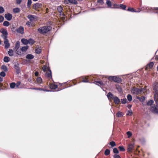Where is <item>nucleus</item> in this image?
I'll return each instance as SVG.
<instances>
[{
  "label": "nucleus",
  "instance_id": "7c9ffc66",
  "mask_svg": "<svg viewBox=\"0 0 158 158\" xmlns=\"http://www.w3.org/2000/svg\"><path fill=\"white\" fill-rule=\"evenodd\" d=\"M36 81L38 83L40 84L42 83V79L41 77H39L37 78Z\"/></svg>",
  "mask_w": 158,
  "mask_h": 158
},
{
  "label": "nucleus",
  "instance_id": "e2e57ef3",
  "mask_svg": "<svg viewBox=\"0 0 158 158\" xmlns=\"http://www.w3.org/2000/svg\"><path fill=\"white\" fill-rule=\"evenodd\" d=\"M116 89L118 91L120 92H121L122 91V88L120 87H117Z\"/></svg>",
  "mask_w": 158,
  "mask_h": 158
},
{
  "label": "nucleus",
  "instance_id": "4d7b16f0",
  "mask_svg": "<svg viewBox=\"0 0 158 158\" xmlns=\"http://www.w3.org/2000/svg\"><path fill=\"white\" fill-rule=\"evenodd\" d=\"M114 158H121L120 156L119 155L117 154H114L113 156Z\"/></svg>",
  "mask_w": 158,
  "mask_h": 158
},
{
  "label": "nucleus",
  "instance_id": "4c0bfd02",
  "mask_svg": "<svg viewBox=\"0 0 158 158\" xmlns=\"http://www.w3.org/2000/svg\"><path fill=\"white\" fill-rule=\"evenodd\" d=\"M57 10L58 12L61 13L62 12L63 10L62 7L61 6H58L57 8Z\"/></svg>",
  "mask_w": 158,
  "mask_h": 158
},
{
  "label": "nucleus",
  "instance_id": "a211bd4d",
  "mask_svg": "<svg viewBox=\"0 0 158 158\" xmlns=\"http://www.w3.org/2000/svg\"><path fill=\"white\" fill-rule=\"evenodd\" d=\"M20 46V42L19 41H17L16 43L15 49V51L17 52V50L19 49Z\"/></svg>",
  "mask_w": 158,
  "mask_h": 158
},
{
  "label": "nucleus",
  "instance_id": "72a5a7b5",
  "mask_svg": "<svg viewBox=\"0 0 158 158\" xmlns=\"http://www.w3.org/2000/svg\"><path fill=\"white\" fill-rule=\"evenodd\" d=\"M20 11V9L18 8H16L13 9V12L15 13H18Z\"/></svg>",
  "mask_w": 158,
  "mask_h": 158
},
{
  "label": "nucleus",
  "instance_id": "c756f323",
  "mask_svg": "<svg viewBox=\"0 0 158 158\" xmlns=\"http://www.w3.org/2000/svg\"><path fill=\"white\" fill-rule=\"evenodd\" d=\"M113 7L112 6L111 8H119V4L116 3H114L113 5Z\"/></svg>",
  "mask_w": 158,
  "mask_h": 158
},
{
  "label": "nucleus",
  "instance_id": "3c124183",
  "mask_svg": "<svg viewBox=\"0 0 158 158\" xmlns=\"http://www.w3.org/2000/svg\"><path fill=\"white\" fill-rule=\"evenodd\" d=\"M21 84V82L20 81H17L16 84V87L19 88H21V87H19V85Z\"/></svg>",
  "mask_w": 158,
  "mask_h": 158
},
{
  "label": "nucleus",
  "instance_id": "1a4fd4ad",
  "mask_svg": "<svg viewBox=\"0 0 158 158\" xmlns=\"http://www.w3.org/2000/svg\"><path fill=\"white\" fill-rule=\"evenodd\" d=\"M42 6V5L41 3H36L34 4L33 6V8L34 9L36 10H37V9L41 8Z\"/></svg>",
  "mask_w": 158,
  "mask_h": 158
},
{
  "label": "nucleus",
  "instance_id": "09e8293b",
  "mask_svg": "<svg viewBox=\"0 0 158 158\" xmlns=\"http://www.w3.org/2000/svg\"><path fill=\"white\" fill-rule=\"evenodd\" d=\"M121 103L122 104H125L127 102V99L126 98H123L121 99Z\"/></svg>",
  "mask_w": 158,
  "mask_h": 158
},
{
  "label": "nucleus",
  "instance_id": "49530a36",
  "mask_svg": "<svg viewBox=\"0 0 158 158\" xmlns=\"http://www.w3.org/2000/svg\"><path fill=\"white\" fill-rule=\"evenodd\" d=\"M32 3L31 0H28L27 3V6L28 8H30Z\"/></svg>",
  "mask_w": 158,
  "mask_h": 158
},
{
  "label": "nucleus",
  "instance_id": "ea45409f",
  "mask_svg": "<svg viewBox=\"0 0 158 158\" xmlns=\"http://www.w3.org/2000/svg\"><path fill=\"white\" fill-rule=\"evenodd\" d=\"M110 154V150L108 149H106L105 151L104 154L106 156H108Z\"/></svg>",
  "mask_w": 158,
  "mask_h": 158
},
{
  "label": "nucleus",
  "instance_id": "c03bdc74",
  "mask_svg": "<svg viewBox=\"0 0 158 158\" xmlns=\"http://www.w3.org/2000/svg\"><path fill=\"white\" fill-rule=\"evenodd\" d=\"M109 144L111 145L112 147H113L116 145L115 142L114 141H112L109 143Z\"/></svg>",
  "mask_w": 158,
  "mask_h": 158
},
{
  "label": "nucleus",
  "instance_id": "58836bf2",
  "mask_svg": "<svg viewBox=\"0 0 158 158\" xmlns=\"http://www.w3.org/2000/svg\"><path fill=\"white\" fill-rule=\"evenodd\" d=\"M16 86V84L15 82H12L10 83V87L11 89H14Z\"/></svg>",
  "mask_w": 158,
  "mask_h": 158
},
{
  "label": "nucleus",
  "instance_id": "f8f14e48",
  "mask_svg": "<svg viewBox=\"0 0 158 158\" xmlns=\"http://www.w3.org/2000/svg\"><path fill=\"white\" fill-rule=\"evenodd\" d=\"M27 17L31 22L35 21L37 18L36 16L30 14L28 15Z\"/></svg>",
  "mask_w": 158,
  "mask_h": 158
},
{
  "label": "nucleus",
  "instance_id": "9b49d317",
  "mask_svg": "<svg viewBox=\"0 0 158 158\" xmlns=\"http://www.w3.org/2000/svg\"><path fill=\"white\" fill-rule=\"evenodd\" d=\"M17 32L19 33L23 34L24 33V27L22 26H20L16 29Z\"/></svg>",
  "mask_w": 158,
  "mask_h": 158
},
{
  "label": "nucleus",
  "instance_id": "6ab92c4d",
  "mask_svg": "<svg viewBox=\"0 0 158 158\" xmlns=\"http://www.w3.org/2000/svg\"><path fill=\"white\" fill-rule=\"evenodd\" d=\"M34 55L31 54H27L26 56V58L29 60L32 59L34 58Z\"/></svg>",
  "mask_w": 158,
  "mask_h": 158
},
{
  "label": "nucleus",
  "instance_id": "774afa93",
  "mask_svg": "<svg viewBox=\"0 0 158 158\" xmlns=\"http://www.w3.org/2000/svg\"><path fill=\"white\" fill-rule=\"evenodd\" d=\"M35 75L36 76H38L39 75V73L37 71H36L35 73Z\"/></svg>",
  "mask_w": 158,
  "mask_h": 158
},
{
  "label": "nucleus",
  "instance_id": "b1692460",
  "mask_svg": "<svg viewBox=\"0 0 158 158\" xmlns=\"http://www.w3.org/2000/svg\"><path fill=\"white\" fill-rule=\"evenodd\" d=\"M119 8H121L122 10H126L127 9H126L127 6L126 5H124L123 4H119Z\"/></svg>",
  "mask_w": 158,
  "mask_h": 158
},
{
  "label": "nucleus",
  "instance_id": "9d476101",
  "mask_svg": "<svg viewBox=\"0 0 158 158\" xmlns=\"http://www.w3.org/2000/svg\"><path fill=\"white\" fill-rule=\"evenodd\" d=\"M4 40V43L5 44L4 48L6 49L9 48L10 47V44L7 38H3Z\"/></svg>",
  "mask_w": 158,
  "mask_h": 158
},
{
  "label": "nucleus",
  "instance_id": "0eeeda50",
  "mask_svg": "<svg viewBox=\"0 0 158 158\" xmlns=\"http://www.w3.org/2000/svg\"><path fill=\"white\" fill-rule=\"evenodd\" d=\"M0 32L2 33L3 35H2V37L3 38H7V36L8 35V33L6 29L4 28H1L0 31Z\"/></svg>",
  "mask_w": 158,
  "mask_h": 158
},
{
  "label": "nucleus",
  "instance_id": "de8ad7c7",
  "mask_svg": "<svg viewBox=\"0 0 158 158\" xmlns=\"http://www.w3.org/2000/svg\"><path fill=\"white\" fill-rule=\"evenodd\" d=\"M82 82L85 83L89 82V81L86 78H84L83 77H82Z\"/></svg>",
  "mask_w": 158,
  "mask_h": 158
},
{
  "label": "nucleus",
  "instance_id": "6e6552de",
  "mask_svg": "<svg viewBox=\"0 0 158 158\" xmlns=\"http://www.w3.org/2000/svg\"><path fill=\"white\" fill-rule=\"evenodd\" d=\"M95 82L98 83L101 86H103L106 85L107 86H109L110 85L109 81H108L107 79L104 82H103L102 81H95Z\"/></svg>",
  "mask_w": 158,
  "mask_h": 158
},
{
  "label": "nucleus",
  "instance_id": "473e14b6",
  "mask_svg": "<svg viewBox=\"0 0 158 158\" xmlns=\"http://www.w3.org/2000/svg\"><path fill=\"white\" fill-rule=\"evenodd\" d=\"M137 98L139 99V100L140 102H143L144 101L145 98V97L143 96L142 97H137Z\"/></svg>",
  "mask_w": 158,
  "mask_h": 158
},
{
  "label": "nucleus",
  "instance_id": "20e7f679",
  "mask_svg": "<svg viewBox=\"0 0 158 158\" xmlns=\"http://www.w3.org/2000/svg\"><path fill=\"white\" fill-rule=\"evenodd\" d=\"M107 80L112 81L118 83H120L122 81V80L121 78L113 76H109Z\"/></svg>",
  "mask_w": 158,
  "mask_h": 158
},
{
  "label": "nucleus",
  "instance_id": "4be33fe9",
  "mask_svg": "<svg viewBox=\"0 0 158 158\" xmlns=\"http://www.w3.org/2000/svg\"><path fill=\"white\" fill-rule=\"evenodd\" d=\"M21 41L24 45H27L29 43L28 40L24 38L22 39L21 40Z\"/></svg>",
  "mask_w": 158,
  "mask_h": 158
},
{
  "label": "nucleus",
  "instance_id": "13d9d810",
  "mask_svg": "<svg viewBox=\"0 0 158 158\" xmlns=\"http://www.w3.org/2000/svg\"><path fill=\"white\" fill-rule=\"evenodd\" d=\"M47 68L48 69H49L48 68H47L46 66L44 65V67L43 68V71L44 72H46L47 71Z\"/></svg>",
  "mask_w": 158,
  "mask_h": 158
},
{
  "label": "nucleus",
  "instance_id": "5701e85b",
  "mask_svg": "<svg viewBox=\"0 0 158 158\" xmlns=\"http://www.w3.org/2000/svg\"><path fill=\"white\" fill-rule=\"evenodd\" d=\"M154 103V101L153 100H150L147 102V105L148 106H151Z\"/></svg>",
  "mask_w": 158,
  "mask_h": 158
},
{
  "label": "nucleus",
  "instance_id": "ddd939ff",
  "mask_svg": "<svg viewBox=\"0 0 158 158\" xmlns=\"http://www.w3.org/2000/svg\"><path fill=\"white\" fill-rule=\"evenodd\" d=\"M4 17L7 20L10 21L12 19V15L11 14L8 13L5 14Z\"/></svg>",
  "mask_w": 158,
  "mask_h": 158
},
{
  "label": "nucleus",
  "instance_id": "680f3d73",
  "mask_svg": "<svg viewBox=\"0 0 158 158\" xmlns=\"http://www.w3.org/2000/svg\"><path fill=\"white\" fill-rule=\"evenodd\" d=\"M154 97H157L158 98V91L155 92V94L154 95Z\"/></svg>",
  "mask_w": 158,
  "mask_h": 158
},
{
  "label": "nucleus",
  "instance_id": "f704fd0d",
  "mask_svg": "<svg viewBox=\"0 0 158 158\" xmlns=\"http://www.w3.org/2000/svg\"><path fill=\"white\" fill-rule=\"evenodd\" d=\"M116 115L118 117H121L122 116H123V113L120 111H118L116 114Z\"/></svg>",
  "mask_w": 158,
  "mask_h": 158
},
{
  "label": "nucleus",
  "instance_id": "5fc2aeb1",
  "mask_svg": "<svg viewBox=\"0 0 158 158\" xmlns=\"http://www.w3.org/2000/svg\"><path fill=\"white\" fill-rule=\"evenodd\" d=\"M127 134L128 135V137L129 138L131 137L132 135V133L131 131H128L127 132Z\"/></svg>",
  "mask_w": 158,
  "mask_h": 158
},
{
  "label": "nucleus",
  "instance_id": "aec40b11",
  "mask_svg": "<svg viewBox=\"0 0 158 158\" xmlns=\"http://www.w3.org/2000/svg\"><path fill=\"white\" fill-rule=\"evenodd\" d=\"M29 46L27 45H26V46L23 47L22 48H21L20 49L21 51L22 52H25L27 51V50Z\"/></svg>",
  "mask_w": 158,
  "mask_h": 158
},
{
  "label": "nucleus",
  "instance_id": "4468645a",
  "mask_svg": "<svg viewBox=\"0 0 158 158\" xmlns=\"http://www.w3.org/2000/svg\"><path fill=\"white\" fill-rule=\"evenodd\" d=\"M113 99L114 100V102L116 105L119 104L120 102V99L116 96H114V97Z\"/></svg>",
  "mask_w": 158,
  "mask_h": 158
},
{
  "label": "nucleus",
  "instance_id": "2eb2a0df",
  "mask_svg": "<svg viewBox=\"0 0 158 158\" xmlns=\"http://www.w3.org/2000/svg\"><path fill=\"white\" fill-rule=\"evenodd\" d=\"M107 96L108 99L109 100L111 101L112 99H113L114 97V96L111 92H109L107 95Z\"/></svg>",
  "mask_w": 158,
  "mask_h": 158
},
{
  "label": "nucleus",
  "instance_id": "c9c22d12",
  "mask_svg": "<svg viewBox=\"0 0 158 158\" xmlns=\"http://www.w3.org/2000/svg\"><path fill=\"white\" fill-rule=\"evenodd\" d=\"M118 148L120 152H124L125 150L124 147L123 146H119L118 147Z\"/></svg>",
  "mask_w": 158,
  "mask_h": 158
},
{
  "label": "nucleus",
  "instance_id": "79ce46f5",
  "mask_svg": "<svg viewBox=\"0 0 158 158\" xmlns=\"http://www.w3.org/2000/svg\"><path fill=\"white\" fill-rule=\"evenodd\" d=\"M3 25L4 26L8 27L10 25V23L7 21H5L3 23Z\"/></svg>",
  "mask_w": 158,
  "mask_h": 158
},
{
  "label": "nucleus",
  "instance_id": "bb28decb",
  "mask_svg": "<svg viewBox=\"0 0 158 158\" xmlns=\"http://www.w3.org/2000/svg\"><path fill=\"white\" fill-rule=\"evenodd\" d=\"M42 51L41 49L40 48H38L35 49V52L37 54H40Z\"/></svg>",
  "mask_w": 158,
  "mask_h": 158
},
{
  "label": "nucleus",
  "instance_id": "f03ea898",
  "mask_svg": "<svg viewBox=\"0 0 158 158\" xmlns=\"http://www.w3.org/2000/svg\"><path fill=\"white\" fill-rule=\"evenodd\" d=\"M52 29V27L50 26H44L39 28L37 31L39 33L44 34L49 31Z\"/></svg>",
  "mask_w": 158,
  "mask_h": 158
},
{
  "label": "nucleus",
  "instance_id": "052dcab7",
  "mask_svg": "<svg viewBox=\"0 0 158 158\" xmlns=\"http://www.w3.org/2000/svg\"><path fill=\"white\" fill-rule=\"evenodd\" d=\"M4 17L2 15H0V23L2 22L4 20Z\"/></svg>",
  "mask_w": 158,
  "mask_h": 158
},
{
  "label": "nucleus",
  "instance_id": "412c9836",
  "mask_svg": "<svg viewBox=\"0 0 158 158\" xmlns=\"http://www.w3.org/2000/svg\"><path fill=\"white\" fill-rule=\"evenodd\" d=\"M106 4L107 5L108 8H111L112 4L111 1L110 0L106 1Z\"/></svg>",
  "mask_w": 158,
  "mask_h": 158
},
{
  "label": "nucleus",
  "instance_id": "cd10ccee",
  "mask_svg": "<svg viewBox=\"0 0 158 158\" xmlns=\"http://www.w3.org/2000/svg\"><path fill=\"white\" fill-rule=\"evenodd\" d=\"M1 69L3 70L4 71L7 72L8 70V69L6 66L5 65H2V66Z\"/></svg>",
  "mask_w": 158,
  "mask_h": 158
},
{
  "label": "nucleus",
  "instance_id": "37998d69",
  "mask_svg": "<svg viewBox=\"0 0 158 158\" xmlns=\"http://www.w3.org/2000/svg\"><path fill=\"white\" fill-rule=\"evenodd\" d=\"M127 99L129 102H131L132 100V97L131 94H129L127 96Z\"/></svg>",
  "mask_w": 158,
  "mask_h": 158
},
{
  "label": "nucleus",
  "instance_id": "8fccbe9b",
  "mask_svg": "<svg viewBox=\"0 0 158 158\" xmlns=\"http://www.w3.org/2000/svg\"><path fill=\"white\" fill-rule=\"evenodd\" d=\"M113 152L114 153L116 154L119 153V151L117 148H113Z\"/></svg>",
  "mask_w": 158,
  "mask_h": 158
},
{
  "label": "nucleus",
  "instance_id": "f3484780",
  "mask_svg": "<svg viewBox=\"0 0 158 158\" xmlns=\"http://www.w3.org/2000/svg\"><path fill=\"white\" fill-rule=\"evenodd\" d=\"M134 147V144H130L127 148V151L130 152H131L133 150V148Z\"/></svg>",
  "mask_w": 158,
  "mask_h": 158
},
{
  "label": "nucleus",
  "instance_id": "f257e3e1",
  "mask_svg": "<svg viewBox=\"0 0 158 158\" xmlns=\"http://www.w3.org/2000/svg\"><path fill=\"white\" fill-rule=\"evenodd\" d=\"M144 9H146L148 10V11L151 12H154L155 13H157V11H155V10H158V7H145L142 8L140 9L138 8V10H135L133 8L129 7L126 10L129 11L131 12H139L141 10H143Z\"/></svg>",
  "mask_w": 158,
  "mask_h": 158
},
{
  "label": "nucleus",
  "instance_id": "338daca9",
  "mask_svg": "<svg viewBox=\"0 0 158 158\" xmlns=\"http://www.w3.org/2000/svg\"><path fill=\"white\" fill-rule=\"evenodd\" d=\"M11 30L13 32H15L16 31V29H15V27H12L11 28Z\"/></svg>",
  "mask_w": 158,
  "mask_h": 158
},
{
  "label": "nucleus",
  "instance_id": "39448f33",
  "mask_svg": "<svg viewBox=\"0 0 158 158\" xmlns=\"http://www.w3.org/2000/svg\"><path fill=\"white\" fill-rule=\"evenodd\" d=\"M13 67L15 70L16 74L17 75L19 74L21 71V69L19 67V64L18 63H15Z\"/></svg>",
  "mask_w": 158,
  "mask_h": 158
},
{
  "label": "nucleus",
  "instance_id": "bf43d9fd",
  "mask_svg": "<svg viewBox=\"0 0 158 158\" xmlns=\"http://www.w3.org/2000/svg\"><path fill=\"white\" fill-rule=\"evenodd\" d=\"M154 100L155 101L156 105L157 106H158V99H156V98L154 97Z\"/></svg>",
  "mask_w": 158,
  "mask_h": 158
},
{
  "label": "nucleus",
  "instance_id": "6e6d98bb",
  "mask_svg": "<svg viewBox=\"0 0 158 158\" xmlns=\"http://www.w3.org/2000/svg\"><path fill=\"white\" fill-rule=\"evenodd\" d=\"M0 75L2 77H4L6 75V73L4 71H2L0 73Z\"/></svg>",
  "mask_w": 158,
  "mask_h": 158
},
{
  "label": "nucleus",
  "instance_id": "a19ab883",
  "mask_svg": "<svg viewBox=\"0 0 158 158\" xmlns=\"http://www.w3.org/2000/svg\"><path fill=\"white\" fill-rule=\"evenodd\" d=\"M154 65V63L153 62H151L148 63L147 65V67H149L150 68H152Z\"/></svg>",
  "mask_w": 158,
  "mask_h": 158
},
{
  "label": "nucleus",
  "instance_id": "dca6fc26",
  "mask_svg": "<svg viewBox=\"0 0 158 158\" xmlns=\"http://www.w3.org/2000/svg\"><path fill=\"white\" fill-rule=\"evenodd\" d=\"M153 89L155 92L158 91V83L157 82H155L153 84Z\"/></svg>",
  "mask_w": 158,
  "mask_h": 158
},
{
  "label": "nucleus",
  "instance_id": "e433bc0d",
  "mask_svg": "<svg viewBox=\"0 0 158 158\" xmlns=\"http://www.w3.org/2000/svg\"><path fill=\"white\" fill-rule=\"evenodd\" d=\"M48 71H49L50 73H48L47 74V77H51V78H52V72H51V70L49 69H48Z\"/></svg>",
  "mask_w": 158,
  "mask_h": 158
},
{
  "label": "nucleus",
  "instance_id": "69168bd1",
  "mask_svg": "<svg viewBox=\"0 0 158 158\" xmlns=\"http://www.w3.org/2000/svg\"><path fill=\"white\" fill-rule=\"evenodd\" d=\"M22 1V0H16V3L18 4H20Z\"/></svg>",
  "mask_w": 158,
  "mask_h": 158
},
{
  "label": "nucleus",
  "instance_id": "864d4df0",
  "mask_svg": "<svg viewBox=\"0 0 158 158\" xmlns=\"http://www.w3.org/2000/svg\"><path fill=\"white\" fill-rule=\"evenodd\" d=\"M17 51H16V53L18 54V55H21V49H18V50Z\"/></svg>",
  "mask_w": 158,
  "mask_h": 158
},
{
  "label": "nucleus",
  "instance_id": "0e129e2a",
  "mask_svg": "<svg viewBox=\"0 0 158 158\" xmlns=\"http://www.w3.org/2000/svg\"><path fill=\"white\" fill-rule=\"evenodd\" d=\"M41 90H42V91H45V92L51 91V90H49L48 89H43V88H42V89H41Z\"/></svg>",
  "mask_w": 158,
  "mask_h": 158
},
{
  "label": "nucleus",
  "instance_id": "7ed1b4c3",
  "mask_svg": "<svg viewBox=\"0 0 158 158\" xmlns=\"http://www.w3.org/2000/svg\"><path fill=\"white\" fill-rule=\"evenodd\" d=\"M144 90V88L140 89L135 87H133L131 88V89L132 93L135 95L139 94L140 93L142 92Z\"/></svg>",
  "mask_w": 158,
  "mask_h": 158
},
{
  "label": "nucleus",
  "instance_id": "a18cd8bd",
  "mask_svg": "<svg viewBox=\"0 0 158 158\" xmlns=\"http://www.w3.org/2000/svg\"><path fill=\"white\" fill-rule=\"evenodd\" d=\"M132 114V112L131 109L128 110L126 114V115L127 116H131Z\"/></svg>",
  "mask_w": 158,
  "mask_h": 158
},
{
  "label": "nucleus",
  "instance_id": "c85d7f7f",
  "mask_svg": "<svg viewBox=\"0 0 158 158\" xmlns=\"http://www.w3.org/2000/svg\"><path fill=\"white\" fill-rule=\"evenodd\" d=\"M68 1L69 3L74 4H76L77 3V2L76 0H68Z\"/></svg>",
  "mask_w": 158,
  "mask_h": 158
},
{
  "label": "nucleus",
  "instance_id": "393cba45",
  "mask_svg": "<svg viewBox=\"0 0 158 158\" xmlns=\"http://www.w3.org/2000/svg\"><path fill=\"white\" fill-rule=\"evenodd\" d=\"M28 44L31 45H33L35 42V41L31 38H30L28 40Z\"/></svg>",
  "mask_w": 158,
  "mask_h": 158
},
{
  "label": "nucleus",
  "instance_id": "2f4dec72",
  "mask_svg": "<svg viewBox=\"0 0 158 158\" xmlns=\"http://www.w3.org/2000/svg\"><path fill=\"white\" fill-rule=\"evenodd\" d=\"M8 53L10 56H12L13 55V51L12 49H10L8 52Z\"/></svg>",
  "mask_w": 158,
  "mask_h": 158
},
{
  "label": "nucleus",
  "instance_id": "423d86ee",
  "mask_svg": "<svg viewBox=\"0 0 158 158\" xmlns=\"http://www.w3.org/2000/svg\"><path fill=\"white\" fill-rule=\"evenodd\" d=\"M150 111L153 113L158 114V106H157L155 104L151 106L150 108Z\"/></svg>",
  "mask_w": 158,
  "mask_h": 158
},
{
  "label": "nucleus",
  "instance_id": "603ef678",
  "mask_svg": "<svg viewBox=\"0 0 158 158\" xmlns=\"http://www.w3.org/2000/svg\"><path fill=\"white\" fill-rule=\"evenodd\" d=\"M5 11L4 8L2 6H0V14L3 13Z\"/></svg>",
  "mask_w": 158,
  "mask_h": 158
},
{
  "label": "nucleus",
  "instance_id": "a878e982",
  "mask_svg": "<svg viewBox=\"0 0 158 158\" xmlns=\"http://www.w3.org/2000/svg\"><path fill=\"white\" fill-rule=\"evenodd\" d=\"M10 59L8 56H5L4 57L3 61L5 63H7L10 61Z\"/></svg>",
  "mask_w": 158,
  "mask_h": 158
}]
</instances>
